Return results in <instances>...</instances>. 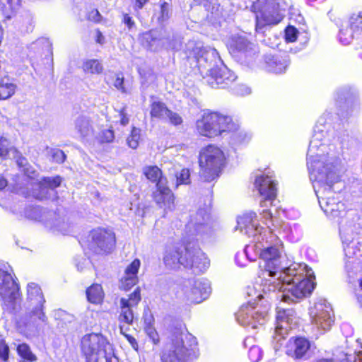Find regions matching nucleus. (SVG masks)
Masks as SVG:
<instances>
[{"instance_id": "obj_1", "label": "nucleus", "mask_w": 362, "mask_h": 362, "mask_svg": "<svg viewBox=\"0 0 362 362\" xmlns=\"http://www.w3.org/2000/svg\"><path fill=\"white\" fill-rule=\"evenodd\" d=\"M326 148L313 136L307 153L308 168L320 207L327 216L337 218L345 214L344 204L327 195L332 185L339 180L340 165L339 159L324 154Z\"/></svg>"}, {"instance_id": "obj_2", "label": "nucleus", "mask_w": 362, "mask_h": 362, "mask_svg": "<svg viewBox=\"0 0 362 362\" xmlns=\"http://www.w3.org/2000/svg\"><path fill=\"white\" fill-rule=\"evenodd\" d=\"M313 272L306 264L293 263L279 272V276L267 279L263 284L264 294L276 293V298L291 303L310 294L314 289Z\"/></svg>"}, {"instance_id": "obj_3", "label": "nucleus", "mask_w": 362, "mask_h": 362, "mask_svg": "<svg viewBox=\"0 0 362 362\" xmlns=\"http://www.w3.org/2000/svg\"><path fill=\"white\" fill-rule=\"evenodd\" d=\"M252 250L265 262L264 274L269 276V279L273 280L284 269L285 267L281 265L283 253L281 241L273 234L270 228L264 229V235L257 236L255 244L247 245L245 248L247 257Z\"/></svg>"}, {"instance_id": "obj_4", "label": "nucleus", "mask_w": 362, "mask_h": 362, "mask_svg": "<svg viewBox=\"0 0 362 362\" xmlns=\"http://www.w3.org/2000/svg\"><path fill=\"white\" fill-rule=\"evenodd\" d=\"M197 339L189 333L174 334L163 348L162 362H190L199 355Z\"/></svg>"}, {"instance_id": "obj_5", "label": "nucleus", "mask_w": 362, "mask_h": 362, "mask_svg": "<svg viewBox=\"0 0 362 362\" xmlns=\"http://www.w3.org/2000/svg\"><path fill=\"white\" fill-rule=\"evenodd\" d=\"M196 127L200 135L212 138L235 130L237 125L228 116L216 112H204L197 119Z\"/></svg>"}, {"instance_id": "obj_6", "label": "nucleus", "mask_w": 362, "mask_h": 362, "mask_svg": "<svg viewBox=\"0 0 362 362\" xmlns=\"http://www.w3.org/2000/svg\"><path fill=\"white\" fill-rule=\"evenodd\" d=\"M223 151L215 145H208L199 153V163L200 177L210 182L218 177L225 162Z\"/></svg>"}, {"instance_id": "obj_7", "label": "nucleus", "mask_w": 362, "mask_h": 362, "mask_svg": "<svg viewBox=\"0 0 362 362\" xmlns=\"http://www.w3.org/2000/svg\"><path fill=\"white\" fill-rule=\"evenodd\" d=\"M141 300V291L136 288L133 293L127 297H122L119 300L120 313L119 315L120 333L124 335L132 347L137 351L138 343L134 337L127 334L128 327L131 325L134 319V312Z\"/></svg>"}, {"instance_id": "obj_8", "label": "nucleus", "mask_w": 362, "mask_h": 362, "mask_svg": "<svg viewBox=\"0 0 362 362\" xmlns=\"http://www.w3.org/2000/svg\"><path fill=\"white\" fill-rule=\"evenodd\" d=\"M143 173L148 180L156 182V190L153 192V199L157 204L165 210L172 211L175 209V197L167 186V180L162 177L160 169L156 165L146 166Z\"/></svg>"}, {"instance_id": "obj_9", "label": "nucleus", "mask_w": 362, "mask_h": 362, "mask_svg": "<svg viewBox=\"0 0 362 362\" xmlns=\"http://www.w3.org/2000/svg\"><path fill=\"white\" fill-rule=\"evenodd\" d=\"M0 298L4 309L9 313L16 312L22 300L17 279L2 269H0Z\"/></svg>"}, {"instance_id": "obj_10", "label": "nucleus", "mask_w": 362, "mask_h": 362, "mask_svg": "<svg viewBox=\"0 0 362 362\" xmlns=\"http://www.w3.org/2000/svg\"><path fill=\"white\" fill-rule=\"evenodd\" d=\"M281 0H257L252 5L256 13L257 26L263 27L266 25H274L280 23L284 14Z\"/></svg>"}, {"instance_id": "obj_11", "label": "nucleus", "mask_w": 362, "mask_h": 362, "mask_svg": "<svg viewBox=\"0 0 362 362\" xmlns=\"http://www.w3.org/2000/svg\"><path fill=\"white\" fill-rule=\"evenodd\" d=\"M310 315L313 327L319 334L329 330L334 323L332 308L325 299H320L314 304L310 310Z\"/></svg>"}, {"instance_id": "obj_12", "label": "nucleus", "mask_w": 362, "mask_h": 362, "mask_svg": "<svg viewBox=\"0 0 362 362\" xmlns=\"http://www.w3.org/2000/svg\"><path fill=\"white\" fill-rule=\"evenodd\" d=\"M339 40L344 45L351 44L354 40L362 41V12L350 16L339 30Z\"/></svg>"}, {"instance_id": "obj_13", "label": "nucleus", "mask_w": 362, "mask_h": 362, "mask_svg": "<svg viewBox=\"0 0 362 362\" xmlns=\"http://www.w3.org/2000/svg\"><path fill=\"white\" fill-rule=\"evenodd\" d=\"M116 237L113 231L103 228L92 230V252L96 254L111 253L115 247Z\"/></svg>"}, {"instance_id": "obj_14", "label": "nucleus", "mask_w": 362, "mask_h": 362, "mask_svg": "<svg viewBox=\"0 0 362 362\" xmlns=\"http://www.w3.org/2000/svg\"><path fill=\"white\" fill-rule=\"evenodd\" d=\"M267 310L258 305L253 306L250 304L243 305L236 313L237 321L243 326L252 328L262 325L266 321Z\"/></svg>"}, {"instance_id": "obj_15", "label": "nucleus", "mask_w": 362, "mask_h": 362, "mask_svg": "<svg viewBox=\"0 0 362 362\" xmlns=\"http://www.w3.org/2000/svg\"><path fill=\"white\" fill-rule=\"evenodd\" d=\"M209 214L204 210L198 211L187 224V233L189 239L204 240L208 238L212 230L208 225Z\"/></svg>"}, {"instance_id": "obj_16", "label": "nucleus", "mask_w": 362, "mask_h": 362, "mask_svg": "<svg viewBox=\"0 0 362 362\" xmlns=\"http://www.w3.org/2000/svg\"><path fill=\"white\" fill-rule=\"evenodd\" d=\"M298 319L292 308H278L274 339L279 341L285 337L289 330L296 327Z\"/></svg>"}, {"instance_id": "obj_17", "label": "nucleus", "mask_w": 362, "mask_h": 362, "mask_svg": "<svg viewBox=\"0 0 362 362\" xmlns=\"http://www.w3.org/2000/svg\"><path fill=\"white\" fill-rule=\"evenodd\" d=\"M255 185L259 194L264 199V200L260 202V206L267 207L268 203L271 205L276 196V184L272 177L269 175L257 176Z\"/></svg>"}, {"instance_id": "obj_18", "label": "nucleus", "mask_w": 362, "mask_h": 362, "mask_svg": "<svg viewBox=\"0 0 362 362\" xmlns=\"http://www.w3.org/2000/svg\"><path fill=\"white\" fill-rule=\"evenodd\" d=\"M185 259L192 262V266H185V268L190 269L194 273H202L205 272L209 267L210 262L206 255L197 247H191L190 244L185 247Z\"/></svg>"}, {"instance_id": "obj_19", "label": "nucleus", "mask_w": 362, "mask_h": 362, "mask_svg": "<svg viewBox=\"0 0 362 362\" xmlns=\"http://www.w3.org/2000/svg\"><path fill=\"white\" fill-rule=\"evenodd\" d=\"M230 52L237 57L245 59H252L256 54L255 45L245 37L235 35L228 42Z\"/></svg>"}, {"instance_id": "obj_20", "label": "nucleus", "mask_w": 362, "mask_h": 362, "mask_svg": "<svg viewBox=\"0 0 362 362\" xmlns=\"http://www.w3.org/2000/svg\"><path fill=\"white\" fill-rule=\"evenodd\" d=\"M97 343L96 348H92V361L94 362H117L111 352L110 344L103 336L92 335V341Z\"/></svg>"}, {"instance_id": "obj_21", "label": "nucleus", "mask_w": 362, "mask_h": 362, "mask_svg": "<svg viewBox=\"0 0 362 362\" xmlns=\"http://www.w3.org/2000/svg\"><path fill=\"white\" fill-rule=\"evenodd\" d=\"M187 298L192 303H199L211 293L210 284L205 279H197L193 284L185 288Z\"/></svg>"}, {"instance_id": "obj_22", "label": "nucleus", "mask_w": 362, "mask_h": 362, "mask_svg": "<svg viewBox=\"0 0 362 362\" xmlns=\"http://www.w3.org/2000/svg\"><path fill=\"white\" fill-rule=\"evenodd\" d=\"M256 214L255 212H248L238 218V227L242 233L248 236L254 237V242L257 240V237L260 234L264 235L262 228H259L256 220Z\"/></svg>"}, {"instance_id": "obj_23", "label": "nucleus", "mask_w": 362, "mask_h": 362, "mask_svg": "<svg viewBox=\"0 0 362 362\" xmlns=\"http://www.w3.org/2000/svg\"><path fill=\"white\" fill-rule=\"evenodd\" d=\"M163 262L168 269H177L180 266H192V262L185 259V250L180 251L177 247H170L166 250L163 257Z\"/></svg>"}, {"instance_id": "obj_24", "label": "nucleus", "mask_w": 362, "mask_h": 362, "mask_svg": "<svg viewBox=\"0 0 362 362\" xmlns=\"http://www.w3.org/2000/svg\"><path fill=\"white\" fill-rule=\"evenodd\" d=\"M27 295L30 301H35L37 304V307L32 311V314L38 315L39 318L45 321L46 317L43 313V305L45 300L40 287L35 283L29 284L27 286Z\"/></svg>"}, {"instance_id": "obj_25", "label": "nucleus", "mask_w": 362, "mask_h": 362, "mask_svg": "<svg viewBox=\"0 0 362 362\" xmlns=\"http://www.w3.org/2000/svg\"><path fill=\"white\" fill-rule=\"evenodd\" d=\"M310 348L309 341L305 338L290 340L286 348V354L296 358H302Z\"/></svg>"}, {"instance_id": "obj_26", "label": "nucleus", "mask_w": 362, "mask_h": 362, "mask_svg": "<svg viewBox=\"0 0 362 362\" xmlns=\"http://www.w3.org/2000/svg\"><path fill=\"white\" fill-rule=\"evenodd\" d=\"M209 71L218 85H227L235 79L234 74L223 65L212 68Z\"/></svg>"}, {"instance_id": "obj_27", "label": "nucleus", "mask_w": 362, "mask_h": 362, "mask_svg": "<svg viewBox=\"0 0 362 362\" xmlns=\"http://www.w3.org/2000/svg\"><path fill=\"white\" fill-rule=\"evenodd\" d=\"M17 90V85L8 76L0 78V100H6L13 96Z\"/></svg>"}, {"instance_id": "obj_28", "label": "nucleus", "mask_w": 362, "mask_h": 362, "mask_svg": "<svg viewBox=\"0 0 362 362\" xmlns=\"http://www.w3.org/2000/svg\"><path fill=\"white\" fill-rule=\"evenodd\" d=\"M17 355L21 361L35 362L37 360V356L32 351L30 346L25 342L18 344L16 347Z\"/></svg>"}, {"instance_id": "obj_29", "label": "nucleus", "mask_w": 362, "mask_h": 362, "mask_svg": "<svg viewBox=\"0 0 362 362\" xmlns=\"http://www.w3.org/2000/svg\"><path fill=\"white\" fill-rule=\"evenodd\" d=\"M359 107V103L356 98H346L345 102L341 107V115L344 117H348L356 112Z\"/></svg>"}, {"instance_id": "obj_30", "label": "nucleus", "mask_w": 362, "mask_h": 362, "mask_svg": "<svg viewBox=\"0 0 362 362\" xmlns=\"http://www.w3.org/2000/svg\"><path fill=\"white\" fill-rule=\"evenodd\" d=\"M267 64L269 71L276 74L284 73L288 65V62L286 59H279L278 57H273L267 62Z\"/></svg>"}, {"instance_id": "obj_31", "label": "nucleus", "mask_w": 362, "mask_h": 362, "mask_svg": "<svg viewBox=\"0 0 362 362\" xmlns=\"http://www.w3.org/2000/svg\"><path fill=\"white\" fill-rule=\"evenodd\" d=\"M169 109L166 105L160 101H154L151 105V115L152 117L165 119Z\"/></svg>"}, {"instance_id": "obj_32", "label": "nucleus", "mask_w": 362, "mask_h": 362, "mask_svg": "<svg viewBox=\"0 0 362 362\" xmlns=\"http://www.w3.org/2000/svg\"><path fill=\"white\" fill-rule=\"evenodd\" d=\"M218 59H220V57L216 49L209 47L204 48L201 51V55L198 57L197 62L200 66H202V61L206 62L209 61L211 63L212 62H216Z\"/></svg>"}, {"instance_id": "obj_33", "label": "nucleus", "mask_w": 362, "mask_h": 362, "mask_svg": "<svg viewBox=\"0 0 362 362\" xmlns=\"http://www.w3.org/2000/svg\"><path fill=\"white\" fill-rule=\"evenodd\" d=\"M62 177L59 175L54 177H43L39 182L40 188L46 187L54 189L60 186Z\"/></svg>"}, {"instance_id": "obj_34", "label": "nucleus", "mask_w": 362, "mask_h": 362, "mask_svg": "<svg viewBox=\"0 0 362 362\" xmlns=\"http://www.w3.org/2000/svg\"><path fill=\"white\" fill-rule=\"evenodd\" d=\"M354 229H356V226H342L340 227V234L341 239L344 243H350L356 238V232Z\"/></svg>"}, {"instance_id": "obj_35", "label": "nucleus", "mask_w": 362, "mask_h": 362, "mask_svg": "<svg viewBox=\"0 0 362 362\" xmlns=\"http://www.w3.org/2000/svg\"><path fill=\"white\" fill-rule=\"evenodd\" d=\"M13 151L18 152L17 149L10 146V141L5 137H0V157L3 160H6L10 154V152Z\"/></svg>"}, {"instance_id": "obj_36", "label": "nucleus", "mask_w": 362, "mask_h": 362, "mask_svg": "<svg viewBox=\"0 0 362 362\" xmlns=\"http://www.w3.org/2000/svg\"><path fill=\"white\" fill-rule=\"evenodd\" d=\"M152 317L145 318L144 322L146 324L145 332L148 337L152 340L154 344H158L160 342V338L156 329L151 325Z\"/></svg>"}, {"instance_id": "obj_37", "label": "nucleus", "mask_w": 362, "mask_h": 362, "mask_svg": "<svg viewBox=\"0 0 362 362\" xmlns=\"http://www.w3.org/2000/svg\"><path fill=\"white\" fill-rule=\"evenodd\" d=\"M10 346L5 337L0 335V362H9Z\"/></svg>"}, {"instance_id": "obj_38", "label": "nucleus", "mask_w": 362, "mask_h": 362, "mask_svg": "<svg viewBox=\"0 0 362 362\" xmlns=\"http://www.w3.org/2000/svg\"><path fill=\"white\" fill-rule=\"evenodd\" d=\"M21 6V0H0V8L6 11L14 13Z\"/></svg>"}, {"instance_id": "obj_39", "label": "nucleus", "mask_w": 362, "mask_h": 362, "mask_svg": "<svg viewBox=\"0 0 362 362\" xmlns=\"http://www.w3.org/2000/svg\"><path fill=\"white\" fill-rule=\"evenodd\" d=\"M138 283V277L123 274L119 281V287L122 290L128 291Z\"/></svg>"}, {"instance_id": "obj_40", "label": "nucleus", "mask_w": 362, "mask_h": 362, "mask_svg": "<svg viewBox=\"0 0 362 362\" xmlns=\"http://www.w3.org/2000/svg\"><path fill=\"white\" fill-rule=\"evenodd\" d=\"M104 298V292L100 284L92 285V303L100 304Z\"/></svg>"}, {"instance_id": "obj_41", "label": "nucleus", "mask_w": 362, "mask_h": 362, "mask_svg": "<svg viewBox=\"0 0 362 362\" xmlns=\"http://www.w3.org/2000/svg\"><path fill=\"white\" fill-rule=\"evenodd\" d=\"M115 134L112 129H105L101 131L97 136L98 141L101 144H109L114 141Z\"/></svg>"}, {"instance_id": "obj_42", "label": "nucleus", "mask_w": 362, "mask_h": 362, "mask_svg": "<svg viewBox=\"0 0 362 362\" xmlns=\"http://www.w3.org/2000/svg\"><path fill=\"white\" fill-rule=\"evenodd\" d=\"M141 266V262L139 259H134L124 269V274L138 277L137 274Z\"/></svg>"}, {"instance_id": "obj_43", "label": "nucleus", "mask_w": 362, "mask_h": 362, "mask_svg": "<svg viewBox=\"0 0 362 362\" xmlns=\"http://www.w3.org/2000/svg\"><path fill=\"white\" fill-rule=\"evenodd\" d=\"M140 139V129L136 127H133L130 136L127 138L128 146L135 149L139 146V141Z\"/></svg>"}, {"instance_id": "obj_44", "label": "nucleus", "mask_w": 362, "mask_h": 362, "mask_svg": "<svg viewBox=\"0 0 362 362\" xmlns=\"http://www.w3.org/2000/svg\"><path fill=\"white\" fill-rule=\"evenodd\" d=\"M176 177V187L180 185H187L190 182V173L188 169L184 168L180 173L175 175Z\"/></svg>"}, {"instance_id": "obj_45", "label": "nucleus", "mask_w": 362, "mask_h": 362, "mask_svg": "<svg viewBox=\"0 0 362 362\" xmlns=\"http://www.w3.org/2000/svg\"><path fill=\"white\" fill-rule=\"evenodd\" d=\"M165 120L175 126L180 125L182 123V117L178 113L173 112L170 110H168Z\"/></svg>"}, {"instance_id": "obj_46", "label": "nucleus", "mask_w": 362, "mask_h": 362, "mask_svg": "<svg viewBox=\"0 0 362 362\" xmlns=\"http://www.w3.org/2000/svg\"><path fill=\"white\" fill-rule=\"evenodd\" d=\"M90 340V334H87L83 336V337L81 339V350H82L83 354L86 356L87 361H88V355H89V351L90 349V345L89 343Z\"/></svg>"}, {"instance_id": "obj_47", "label": "nucleus", "mask_w": 362, "mask_h": 362, "mask_svg": "<svg viewBox=\"0 0 362 362\" xmlns=\"http://www.w3.org/2000/svg\"><path fill=\"white\" fill-rule=\"evenodd\" d=\"M298 30L293 26H288L285 30V39L287 42H293L297 39Z\"/></svg>"}, {"instance_id": "obj_48", "label": "nucleus", "mask_w": 362, "mask_h": 362, "mask_svg": "<svg viewBox=\"0 0 362 362\" xmlns=\"http://www.w3.org/2000/svg\"><path fill=\"white\" fill-rule=\"evenodd\" d=\"M52 158L53 161L57 163L61 164L64 163L66 158L65 153L61 149H54L52 153Z\"/></svg>"}, {"instance_id": "obj_49", "label": "nucleus", "mask_w": 362, "mask_h": 362, "mask_svg": "<svg viewBox=\"0 0 362 362\" xmlns=\"http://www.w3.org/2000/svg\"><path fill=\"white\" fill-rule=\"evenodd\" d=\"M144 38L147 42H148L151 48H153V47L156 45L157 39L156 33L155 31H150L149 33H145L144 35Z\"/></svg>"}, {"instance_id": "obj_50", "label": "nucleus", "mask_w": 362, "mask_h": 362, "mask_svg": "<svg viewBox=\"0 0 362 362\" xmlns=\"http://www.w3.org/2000/svg\"><path fill=\"white\" fill-rule=\"evenodd\" d=\"M103 67L98 60H92V73L95 72L100 74L103 71Z\"/></svg>"}, {"instance_id": "obj_51", "label": "nucleus", "mask_w": 362, "mask_h": 362, "mask_svg": "<svg viewBox=\"0 0 362 362\" xmlns=\"http://www.w3.org/2000/svg\"><path fill=\"white\" fill-rule=\"evenodd\" d=\"M123 23L128 27L129 30L132 29L135 25L134 21L128 14L124 15Z\"/></svg>"}, {"instance_id": "obj_52", "label": "nucleus", "mask_w": 362, "mask_h": 362, "mask_svg": "<svg viewBox=\"0 0 362 362\" xmlns=\"http://www.w3.org/2000/svg\"><path fill=\"white\" fill-rule=\"evenodd\" d=\"M124 78L123 77H120L117 76L115 80L114 86L118 89L121 90L122 92H124V88L123 87Z\"/></svg>"}, {"instance_id": "obj_53", "label": "nucleus", "mask_w": 362, "mask_h": 362, "mask_svg": "<svg viewBox=\"0 0 362 362\" xmlns=\"http://www.w3.org/2000/svg\"><path fill=\"white\" fill-rule=\"evenodd\" d=\"M259 349L258 347H252L249 351V356L253 361H257L259 360V357H254L255 355L259 354Z\"/></svg>"}, {"instance_id": "obj_54", "label": "nucleus", "mask_w": 362, "mask_h": 362, "mask_svg": "<svg viewBox=\"0 0 362 362\" xmlns=\"http://www.w3.org/2000/svg\"><path fill=\"white\" fill-rule=\"evenodd\" d=\"M348 361H352L353 362H362V351L358 352L356 355L354 356L353 357L351 355L347 356L346 358Z\"/></svg>"}, {"instance_id": "obj_55", "label": "nucleus", "mask_w": 362, "mask_h": 362, "mask_svg": "<svg viewBox=\"0 0 362 362\" xmlns=\"http://www.w3.org/2000/svg\"><path fill=\"white\" fill-rule=\"evenodd\" d=\"M95 34V41L97 43L100 45H103L105 43V39L103 35L99 31L96 30Z\"/></svg>"}, {"instance_id": "obj_56", "label": "nucleus", "mask_w": 362, "mask_h": 362, "mask_svg": "<svg viewBox=\"0 0 362 362\" xmlns=\"http://www.w3.org/2000/svg\"><path fill=\"white\" fill-rule=\"evenodd\" d=\"M261 214L263 218L266 220H271V221H273V216L269 210L264 209Z\"/></svg>"}, {"instance_id": "obj_57", "label": "nucleus", "mask_w": 362, "mask_h": 362, "mask_svg": "<svg viewBox=\"0 0 362 362\" xmlns=\"http://www.w3.org/2000/svg\"><path fill=\"white\" fill-rule=\"evenodd\" d=\"M168 4L165 2H164L161 5V13H162V18H167L168 16Z\"/></svg>"}, {"instance_id": "obj_58", "label": "nucleus", "mask_w": 362, "mask_h": 362, "mask_svg": "<svg viewBox=\"0 0 362 362\" xmlns=\"http://www.w3.org/2000/svg\"><path fill=\"white\" fill-rule=\"evenodd\" d=\"M16 163L19 168H22L27 163V160L21 155L16 159Z\"/></svg>"}, {"instance_id": "obj_59", "label": "nucleus", "mask_w": 362, "mask_h": 362, "mask_svg": "<svg viewBox=\"0 0 362 362\" xmlns=\"http://www.w3.org/2000/svg\"><path fill=\"white\" fill-rule=\"evenodd\" d=\"M8 185L7 180L4 177H0V190L4 189Z\"/></svg>"}, {"instance_id": "obj_60", "label": "nucleus", "mask_w": 362, "mask_h": 362, "mask_svg": "<svg viewBox=\"0 0 362 362\" xmlns=\"http://www.w3.org/2000/svg\"><path fill=\"white\" fill-rule=\"evenodd\" d=\"M120 117H121V119H120V122L122 125H126L128 124L129 122V119L128 117L124 114L123 112H120Z\"/></svg>"}, {"instance_id": "obj_61", "label": "nucleus", "mask_w": 362, "mask_h": 362, "mask_svg": "<svg viewBox=\"0 0 362 362\" xmlns=\"http://www.w3.org/2000/svg\"><path fill=\"white\" fill-rule=\"evenodd\" d=\"M148 0H136V6L138 9L143 8L144 5L147 2Z\"/></svg>"}, {"instance_id": "obj_62", "label": "nucleus", "mask_w": 362, "mask_h": 362, "mask_svg": "<svg viewBox=\"0 0 362 362\" xmlns=\"http://www.w3.org/2000/svg\"><path fill=\"white\" fill-rule=\"evenodd\" d=\"M86 295L88 301L90 302V286L88 287L86 289Z\"/></svg>"}, {"instance_id": "obj_63", "label": "nucleus", "mask_w": 362, "mask_h": 362, "mask_svg": "<svg viewBox=\"0 0 362 362\" xmlns=\"http://www.w3.org/2000/svg\"><path fill=\"white\" fill-rule=\"evenodd\" d=\"M316 362H334V361L331 358H320V359H318Z\"/></svg>"}, {"instance_id": "obj_64", "label": "nucleus", "mask_w": 362, "mask_h": 362, "mask_svg": "<svg viewBox=\"0 0 362 362\" xmlns=\"http://www.w3.org/2000/svg\"><path fill=\"white\" fill-rule=\"evenodd\" d=\"M99 17H100V13L96 10L95 11V16H93L94 21L98 22L100 21V18Z\"/></svg>"}]
</instances>
